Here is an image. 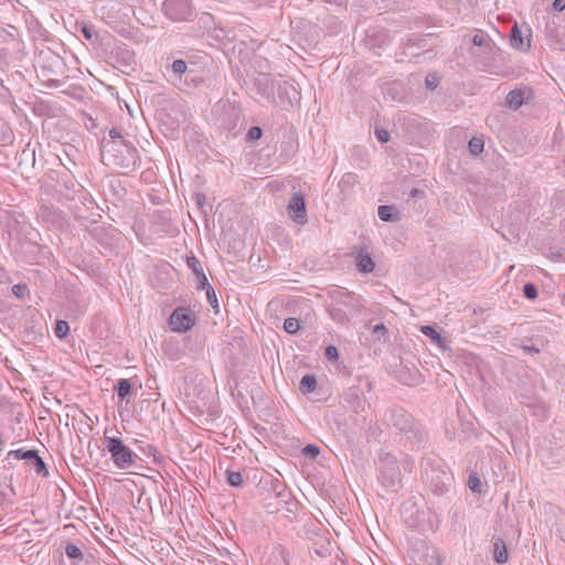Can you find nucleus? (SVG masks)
Listing matches in <instances>:
<instances>
[{
    "label": "nucleus",
    "instance_id": "nucleus-54",
    "mask_svg": "<svg viewBox=\"0 0 565 565\" xmlns=\"http://www.w3.org/2000/svg\"><path fill=\"white\" fill-rule=\"evenodd\" d=\"M125 56H126L125 60L127 61V63L130 64V62L132 61V54L129 51H126Z\"/></svg>",
    "mask_w": 565,
    "mask_h": 565
},
{
    "label": "nucleus",
    "instance_id": "nucleus-56",
    "mask_svg": "<svg viewBox=\"0 0 565 565\" xmlns=\"http://www.w3.org/2000/svg\"><path fill=\"white\" fill-rule=\"evenodd\" d=\"M412 195H413V196L417 195V191H416V190H414V191L412 192Z\"/></svg>",
    "mask_w": 565,
    "mask_h": 565
},
{
    "label": "nucleus",
    "instance_id": "nucleus-4",
    "mask_svg": "<svg viewBox=\"0 0 565 565\" xmlns=\"http://www.w3.org/2000/svg\"><path fill=\"white\" fill-rule=\"evenodd\" d=\"M104 443L118 469L127 470L134 466L137 455L119 437L105 436Z\"/></svg>",
    "mask_w": 565,
    "mask_h": 565
},
{
    "label": "nucleus",
    "instance_id": "nucleus-5",
    "mask_svg": "<svg viewBox=\"0 0 565 565\" xmlns=\"http://www.w3.org/2000/svg\"><path fill=\"white\" fill-rule=\"evenodd\" d=\"M162 10L166 17L174 22L189 21L194 15V9L190 0H164Z\"/></svg>",
    "mask_w": 565,
    "mask_h": 565
},
{
    "label": "nucleus",
    "instance_id": "nucleus-30",
    "mask_svg": "<svg viewBox=\"0 0 565 565\" xmlns=\"http://www.w3.org/2000/svg\"><path fill=\"white\" fill-rule=\"evenodd\" d=\"M54 332L55 335L60 339L66 338L70 332L68 323L65 320H58L55 324Z\"/></svg>",
    "mask_w": 565,
    "mask_h": 565
},
{
    "label": "nucleus",
    "instance_id": "nucleus-22",
    "mask_svg": "<svg viewBox=\"0 0 565 565\" xmlns=\"http://www.w3.org/2000/svg\"><path fill=\"white\" fill-rule=\"evenodd\" d=\"M316 388H317V379L313 374H306L305 376H302L300 384H299V390L301 391V393L308 394V393L313 392Z\"/></svg>",
    "mask_w": 565,
    "mask_h": 565
},
{
    "label": "nucleus",
    "instance_id": "nucleus-28",
    "mask_svg": "<svg viewBox=\"0 0 565 565\" xmlns=\"http://www.w3.org/2000/svg\"><path fill=\"white\" fill-rule=\"evenodd\" d=\"M65 554L67 555V557L76 559H83L84 556L82 550L73 543L66 544Z\"/></svg>",
    "mask_w": 565,
    "mask_h": 565
},
{
    "label": "nucleus",
    "instance_id": "nucleus-35",
    "mask_svg": "<svg viewBox=\"0 0 565 565\" xmlns=\"http://www.w3.org/2000/svg\"><path fill=\"white\" fill-rule=\"evenodd\" d=\"M523 294L530 300L536 299L537 295H539L537 288H536V286L533 282H527V284L524 285Z\"/></svg>",
    "mask_w": 565,
    "mask_h": 565
},
{
    "label": "nucleus",
    "instance_id": "nucleus-9",
    "mask_svg": "<svg viewBox=\"0 0 565 565\" xmlns=\"http://www.w3.org/2000/svg\"><path fill=\"white\" fill-rule=\"evenodd\" d=\"M288 213L290 217L299 224H305L307 222L306 201L305 196L300 192H295L290 198L288 203Z\"/></svg>",
    "mask_w": 565,
    "mask_h": 565
},
{
    "label": "nucleus",
    "instance_id": "nucleus-13",
    "mask_svg": "<svg viewBox=\"0 0 565 565\" xmlns=\"http://www.w3.org/2000/svg\"><path fill=\"white\" fill-rule=\"evenodd\" d=\"M186 265L195 275L198 289L205 288V286H209V280L203 271L201 262L195 256L192 255L188 257Z\"/></svg>",
    "mask_w": 565,
    "mask_h": 565
},
{
    "label": "nucleus",
    "instance_id": "nucleus-42",
    "mask_svg": "<svg viewBox=\"0 0 565 565\" xmlns=\"http://www.w3.org/2000/svg\"><path fill=\"white\" fill-rule=\"evenodd\" d=\"M401 465L405 472L411 473L415 467V461L409 456H404L401 461Z\"/></svg>",
    "mask_w": 565,
    "mask_h": 565
},
{
    "label": "nucleus",
    "instance_id": "nucleus-52",
    "mask_svg": "<svg viewBox=\"0 0 565 565\" xmlns=\"http://www.w3.org/2000/svg\"><path fill=\"white\" fill-rule=\"evenodd\" d=\"M553 8L556 11H563L565 9V0H554Z\"/></svg>",
    "mask_w": 565,
    "mask_h": 565
},
{
    "label": "nucleus",
    "instance_id": "nucleus-48",
    "mask_svg": "<svg viewBox=\"0 0 565 565\" xmlns=\"http://www.w3.org/2000/svg\"><path fill=\"white\" fill-rule=\"evenodd\" d=\"M26 286L25 285H21V284H18V285H14L12 287V291L13 294L19 297V298H23L24 297V294L26 291Z\"/></svg>",
    "mask_w": 565,
    "mask_h": 565
},
{
    "label": "nucleus",
    "instance_id": "nucleus-34",
    "mask_svg": "<svg viewBox=\"0 0 565 565\" xmlns=\"http://www.w3.org/2000/svg\"><path fill=\"white\" fill-rule=\"evenodd\" d=\"M425 559H426V565H441L443 564L441 556L439 555L438 551H436V550L428 552L425 556Z\"/></svg>",
    "mask_w": 565,
    "mask_h": 565
},
{
    "label": "nucleus",
    "instance_id": "nucleus-33",
    "mask_svg": "<svg viewBox=\"0 0 565 565\" xmlns=\"http://www.w3.org/2000/svg\"><path fill=\"white\" fill-rule=\"evenodd\" d=\"M110 141H127L121 134V130L118 128H111L108 132V138L104 137L102 142H110Z\"/></svg>",
    "mask_w": 565,
    "mask_h": 565
},
{
    "label": "nucleus",
    "instance_id": "nucleus-25",
    "mask_svg": "<svg viewBox=\"0 0 565 565\" xmlns=\"http://www.w3.org/2000/svg\"><path fill=\"white\" fill-rule=\"evenodd\" d=\"M35 451L34 449H30V450H24V449H17V450H11L8 452L7 455V458L9 459L10 457H13L14 459H18V460H31L34 455H35Z\"/></svg>",
    "mask_w": 565,
    "mask_h": 565
},
{
    "label": "nucleus",
    "instance_id": "nucleus-40",
    "mask_svg": "<svg viewBox=\"0 0 565 565\" xmlns=\"http://www.w3.org/2000/svg\"><path fill=\"white\" fill-rule=\"evenodd\" d=\"M302 452L305 456L315 459L320 454V449L316 445L309 444L303 448Z\"/></svg>",
    "mask_w": 565,
    "mask_h": 565
},
{
    "label": "nucleus",
    "instance_id": "nucleus-14",
    "mask_svg": "<svg viewBox=\"0 0 565 565\" xmlns=\"http://www.w3.org/2000/svg\"><path fill=\"white\" fill-rule=\"evenodd\" d=\"M510 42L514 49L521 51L529 50L531 46L530 40L522 36V32L518 24H514L510 30Z\"/></svg>",
    "mask_w": 565,
    "mask_h": 565
},
{
    "label": "nucleus",
    "instance_id": "nucleus-6",
    "mask_svg": "<svg viewBox=\"0 0 565 565\" xmlns=\"http://www.w3.org/2000/svg\"><path fill=\"white\" fill-rule=\"evenodd\" d=\"M195 324L194 313L185 307L177 308L170 316L169 326L173 332H185Z\"/></svg>",
    "mask_w": 565,
    "mask_h": 565
},
{
    "label": "nucleus",
    "instance_id": "nucleus-37",
    "mask_svg": "<svg viewBox=\"0 0 565 565\" xmlns=\"http://www.w3.org/2000/svg\"><path fill=\"white\" fill-rule=\"evenodd\" d=\"M426 87L434 90L439 85V77L437 74H428L425 78Z\"/></svg>",
    "mask_w": 565,
    "mask_h": 565
},
{
    "label": "nucleus",
    "instance_id": "nucleus-19",
    "mask_svg": "<svg viewBox=\"0 0 565 565\" xmlns=\"http://www.w3.org/2000/svg\"><path fill=\"white\" fill-rule=\"evenodd\" d=\"M420 331L423 334L428 337L436 345H438L441 349H446V339L443 338L433 326H423L420 328Z\"/></svg>",
    "mask_w": 565,
    "mask_h": 565
},
{
    "label": "nucleus",
    "instance_id": "nucleus-53",
    "mask_svg": "<svg viewBox=\"0 0 565 565\" xmlns=\"http://www.w3.org/2000/svg\"><path fill=\"white\" fill-rule=\"evenodd\" d=\"M326 1L329 3L337 4V6H342L345 2V0H326Z\"/></svg>",
    "mask_w": 565,
    "mask_h": 565
},
{
    "label": "nucleus",
    "instance_id": "nucleus-32",
    "mask_svg": "<svg viewBox=\"0 0 565 565\" xmlns=\"http://www.w3.org/2000/svg\"><path fill=\"white\" fill-rule=\"evenodd\" d=\"M227 482L232 487H241L243 483V476L238 471H227Z\"/></svg>",
    "mask_w": 565,
    "mask_h": 565
},
{
    "label": "nucleus",
    "instance_id": "nucleus-29",
    "mask_svg": "<svg viewBox=\"0 0 565 565\" xmlns=\"http://www.w3.org/2000/svg\"><path fill=\"white\" fill-rule=\"evenodd\" d=\"M300 329V321L297 318H287L284 322V330L295 334Z\"/></svg>",
    "mask_w": 565,
    "mask_h": 565
},
{
    "label": "nucleus",
    "instance_id": "nucleus-43",
    "mask_svg": "<svg viewBox=\"0 0 565 565\" xmlns=\"http://www.w3.org/2000/svg\"><path fill=\"white\" fill-rule=\"evenodd\" d=\"M263 135V130L258 126H253L249 128L247 132V139L248 140H258Z\"/></svg>",
    "mask_w": 565,
    "mask_h": 565
},
{
    "label": "nucleus",
    "instance_id": "nucleus-15",
    "mask_svg": "<svg viewBox=\"0 0 565 565\" xmlns=\"http://www.w3.org/2000/svg\"><path fill=\"white\" fill-rule=\"evenodd\" d=\"M379 217L384 222H397L401 220L399 212L393 205H380L377 209Z\"/></svg>",
    "mask_w": 565,
    "mask_h": 565
},
{
    "label": "nucleus",
    "instance_id": "nucleus-23",
    "mask_svg": "<svg viewBox=\"0 0 565 565\" xmlns=\"http://www.w3.org/2000/svg\"><path fill=\"white\" fill-rule=\"evenodd\" d=\"M163 351L172 361L179 360L181 358V351L177 342H166L163 344Z\"/></svg>",
    "mask_w": 565,
    "mask_h": 565
},
{
    "label": "nucleus",
    "instance_id": "nucleus-47",
    "mask_svg": "<svg viewBox=\"0 0 565 565\" xmlns=\"http://www.w3.org/2000/svg\"><path fill=\"white\" fill-rule=\"evenodd\" d=\"M191 83L194 87H198L204 83V79L202 76H199L194 71L193 74L188 77V84Z\"/></svg>",
    "mask_w": 565,
    "mask_h": 565
},
{
    "label": "nucleus",
    "instance_id": "nucleus-26",
    "mask_svg": "<svg viewBox=\"0 0 565 565\" xmlns=\"http://www.w3.org/2000/svg\"><path fill=\"white\" fill-rule=\"evenodd\" d=\"M484 141L480 137H472L469 140L468 148L471 154L478 156L483 151Z\"/></svg>",
    "mask_w": 565,
    "mask_h": 565
},
{
    "label": "nucleus",
    "instance_id": "nucleus-8",
    "mask_svg": "<svg viewBox=\"0 0 565 565\" xmlns=\"http://www.w3.org/2000/svg\"><path fill=\"white\" fill-rule=\"evenodd\" d=\"M393 425L402 433H404L408 439H417V425L408 413L404 411H396L392 414Z\"/></svg>",
    "mask_w": 565,
    "mask_h": 565
},
{
    "label": "nucleus",
    "instance_id": "nucleus-38",
    "mask_svg": "<svg viewBox=\"0 0 565 565\" xmlns=\"http://www.w3.org/2000/svg\"><path fill=\"white\" fill-rule=\"evenodd\" d=\"M468 486L473 492H481V482L478 476L470 475L468 479Z\"/></svg>",
    "mask_w": 565,
    "mask_h": 565
},
{
    "label": "nucleus",
    "instance_id": "nucleus-50",
    "mask_svg": "<svg viewBox=\"0 0 565 565\" xmlns=\"http://www.w3.org/2000/svg\"><path fill=\"white\" fill-rule=\"evenodd\" d=\"M523 352L526 354H537L540 353V349L534 345H522Z\"/></svg>",
    "mask_w": 565,
    "mask_h": 565
},
{
    "label": "nucleus",
    "instance_id": "nucleus-55",
    "mask_svg": "<svg viewBox=\"0 0 565 565\" xmlns=\"http://www.w3.org/2000/svg\"><path fill=\"white\" fill-rule=\"evenodd\" d=\"M316 553H317L318 555H324L326 553H328V551H324V552H322V551H316Z\"/></svg>",
    "mask_w": 565,
    "mask_h": 565
},
{
    "label": "nucleus",
    "instance_id": "nucleus-18",
    "mask_svg": "<svg viewBox=\"0 0 565 565\" xmlns=\"http://www.w3.org/2000/svg\"><path fill=\"white\" fill-rule=\"evenodd\" d=\"M505 103L509 108L519 109L524 103V92L522 89L511 90L505 98Z\"/></svg>",
    "mask_w": 565,
    "mask_h": 565
},
{
    "label": "nucleus",
    "instance_id": "nucleus-17",
    "mask_svg": "<svg viewBox=\"0 0 565 565\" xmlns=\"http://www.w3.org/2000/svg\"><path fill=\"white\" fill-rule=\"evenodd\" d=\"M355 265L360 273L369 274L375 268V263L370 254H359L355 258Z\"/></svg>",
    "mask_w": 565,
    "mask_h": 565
},
{
    "label": "nucleus",
    "instance_id": "nucleus-21",
    "mask_svg": "<svg viewBox=\"0 0 565 565\" xmlns=\"http://www.w3.org/2000/svg\"><path fill=\"white\" fill-rule=\"evenodd\" d=\"M132 385L129 380L127 379H120L116 386L115 391L117 392L118 397L120 401L129 402V395L131 394Z\"/></svg>",
    "mask_w": 565,
    "mask_h": 565
},
{
    "label": "nucleus",
    "instance_id": "nucleus-44",
    "mask_svg": "<svg viewBox=\"0 0 565 565\" xmlns=\"http://www.w3.org/2000/svg\"><path fill=\"white\" fill-rule=\"evenodd\" d=\"M324 355L330 361L337 360L339 356L338 349L334 345H328L326 348Z\"/></svg>",
    "mask_w": 565,
    "mask_h": 565
},
{
    "label": "nucleus",
    "instance_id": "nucleus-11",
    "mask_svg": "<svg viewBox=\"0 0 565 565\" xmlns=\"http://www.w3.org/2000/svg\"><path fill=\"white\" fill-rule=\"evenodd\" d=\"M255 87L257 93L267 100L274 99L275 84L271 77L267 74H259L255 78Z\"/></svg>",
    "mask_w": 565,
    "mask_h": 565
},
{
    "label": "nucleus",
    "instance_id": "nucleus-49",
    "mask_svg": "<svg viewBox=\"0 0 565 565\" xmlns=\"http://www.w3.org/2000/svg\"><path fill=\"white\" fill-rule=\"evenodd\" d=\"M289 89H291L295 94H297L294 86L291 84H289L288 82H284L281 84H279V86H278L279 96H281L282 93L288 94Z\"/></svg>",
    "mask_w": 565,
    "mask_h": 565
},
{
    "label": "nucleus",
    "instance_id": "nucleus-24",
    "mask_svg": "<svg viewBox=\"0 0 565 565\" xmlns=\"http://www.w3.org/2000/svg\"><path fill=\"white\" fill-rule=\"evenodd\" d=\"M30 465L34 468L38 475L47 476L49 471L46 469V465L43 459L39 456L38 451H35L34 457L29 460Z\"/></svg>",
    "mask_w": 565,
    "mask_h": 565
},
{
    "label": "nucleus",
    "instance_id": "nucleus-1",
    "mask_svg": "<svg viewBox=\"0 0 565 565\" xmlns=\"http://www.w3.org/2000/svg\"><path fill=\"white\" fill-rule=\"evenodd\" d=\"M100 152L108 167L134 171L139 166L138 150L129 140L100 142Z\"/></svg>",
    "mask_w": 565,
    "mask_h": 565
},
{
    "label": "nucleus",
    "instance_id": "nucleus-51",
    "mask_svg": "<svg viewBox=\"0 0 565 565\" xmlns=\"http://www.w3.org/2000/svg\"><path fill=\"white\" fill-rule=\"evenodd\" d=\"M143 451H145L147 455L152 456V457H153V459H154V461H158V460H159V459H158V456H157V455H158V450H157V448H156L154 446H152V445H147V451H146V450H143Z\"/></svg>",
    "mask_w": 565,
    "mask_h": 565
},
{
    "label": "nucleus",
    "instance_id": "nucleus-16",
    "mask_svg": "<svg viewBox=\"0 0 565 565\" xmlns=\"http://www.w3.org/2000/svg\"><path fill=\"white\" fill-rule=\"evenodd\" d=\"M359 178L353 172H347L342 175V178L339 181V189L343 194H350L352 192V189L358 183Z\"/></svg>",
    "mask_w": 565,
    "mask_h": 565
},
{
    "label": "nucleus",
    "instance_id": "nucleus-45",
    "mask_svg": "<svg viewBox=\"0 0 565 565\" xmlns=\"http://www.w3.org/2000/svg\"><path fill=\"white\" fill-rule=\"evenodd\" d=\"M472 43L476 46H488L489 45L487 39L481 33H477L473 35Z\"/></svg>",
    "mask_w": 565,
    "mask_h": 565
},
{
    "label": "nucleus",
    "instance_id": "nucleus-46",
    "mask_svg": "<svg viewBox=\"0 0 565 565\" xmlns=\"http://www.w3.org/2000/svg\"><path fill=\"white\" fill-rule=\"evenodd\" d=\"M204 289H206V296H207L209 302L212 306H217L216 295H215L214 289L211 287V285L209 284V286H205Z\"/></svg>",
    "mask_w": 565,
    "mask_h": 565
},
{
    "label": "nucleus",
    "instance_id": "nucleus-10",
    "mask_svg": "<svg viewBox=\"0 0 565 565\" xmlns=\"http://www.w3.org/2000/svg\"><path fill=\"white\" fill-rule=\"evenodd\" d=\"M40 217L43 220V222L51 224L54 227L62 228L65 224V217L63 213L52 205H41Z\"/></svg>",
    "mask_w": 565,
    "mask_h": 565
},
{
    "label": "nucleus",
    "instance_id": "nucleus-2",
    "mask_svg": "<svg viewBox=\"0 0 565 565\" xmlns=\"http://www.w3.org/2000/svg\"><path fill=\"white\" fill-rule=\"evenodd\" d=\"M422 467L423 479L435 494H443L448 491L451 477L441 468L438 461L427 459Z\"/></svg>",
    "mask_w": 565,
    "mask_h": 565
},
{
    "label": "nucleus",
    "instance_id": "nucleus-39",
    "mask_svg": "<svg viewBox=\"0 0 565 565\" xmlns=\"http://www.w3.org/2000/svg\"><path fill=\"white\" fill-rule=\"evenodd\" d=\"M334 292L340 297V299H341L343 305H345V306H350L351 305V300L353 299V296H354L353 292H349V291H345L343 289L335 290Z\"/></svg>",
    "mask_w": 565,
    "mask_h": 565
},
{
    "label": "nucleus",
    "instance_id": "nucleus-7",
    "mask_svg": "<svg viewBox=\"0 0 565 565\" xmlns=\"http://www.w3.org/2000/svg\"><path fill=\"white\" fill-rule=\"evenodd\" d=\"M92 234L102 246L108 249L117 247L122 239L121 233L111 226H97Z\"/></svg>",
    "mask_w": 565,
    "mask_h": 565
},
{
    "label": "nucleus",
    "instance_id": "nucleus-12",
    "mask_svg": "<svg viewBox=\"0 0 565 565\" xmlns=\"http://www.w3.org/2000/svg\"><path fill=\"white\" fill-rule=\"evenodd\" d=\"M172 83L178 85L184 77V84H188V77L193 74V70H189L188 64L183 60H174L171 64Z\"/></svg>",
    "mask_w": 565,
    "mask_h": 565
},
{
    "label": "nucleus",
    "instance_id": "nucleus-41",
    "mask_svg": "<svg viewBox=\"0 0 565 565\" xmlns=\"http://www.w3.org/2000/svg\"><path fill=\"white\" fill-rule=\"evenodd\" d=\"M377 140L381 142V143H386L388 142L390 138H391V135L390 132L386 130V129H383V128H376L375 131H374Z\"/></svg>",
    "mask_w": 565,
    "mask_h": 565
},
{
    "label": "nucleus",
    "instance_id": "nucleus-3",
    "mask_svg": "<svg viewBox=\"0 0 565 565\" xmlns=\"http://www.w3.org/2000/svg\"><path fill=\"white\" fill-rule=\"evenodd\" d=\"M379 470V480L385 488L395 491L401 486L402 472L399 462L394 455L390 452L382 454Z\"/></svg>",
    "mask_w": 565,
    "mask_h": 565
},
{
    "label": "nucleus",
    "instance_id": "nucleus-31",
    "mask_svg": "<svg viewBox=\"0 0 565 565\" xmlns=\"http://www.w3.org/2000/svg\"><path fill=\"white\" fill-rule=\"evenodd\" d=\"M373 334L379 339L386 342L388 340V330L384 323H377L373 327Z\"/></svg>",
    "mask_w": 565,
    "mask_h": 565
},
{
    "label": "nucleus",
    "instance_id": "nucleus-36",
    "mask_svg": "<svg viewBox=\"0 0 565 565\" xmlns=\"http://www.w3.org/2000/svg\"><path fill=\"white\" fill-rule=\"evenodd\" d=\"M81 33L82 35L89 41L97 40V33L95 32L94 28L87 24H83L81 26Z\"/></svg>",
    "mask_w": 565,
    "mask_h": 565
},
{
    "label": "nucleus",
    "instance_id": "nucleus-27",
    "mask_svg": "<svg viewBox=\"0 0 565 565\" xmlns=\"http://www.w3.org/2000/svg\"><path fill=\"white\" fill-rule=\"evenodd\" d=\"M329 313H330L331 318L339 323H345L350 319L349 316L341 308H339L337 306H332L329 309Z\"/></svg>",
    "mask_w": 565,
    "mask_h": 565
},
{
    "label": "nucleus",
    "instance_id": "nucleus-20",
    "mask_svg": "<svg viewBox=\"0 0 565 565\" xmlns=\"http://www.w3.org/2000/svg\"><path fill=\"white\" fill-rule=\"evenodd\" d=\"M493 557L494 561L499 564H504L508 562V551L505 543L502 539H498L493 544Z\"/></svg>",
    "mask_w": 565,
    "mask_h": 565
}]
</instances>
